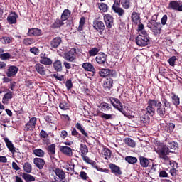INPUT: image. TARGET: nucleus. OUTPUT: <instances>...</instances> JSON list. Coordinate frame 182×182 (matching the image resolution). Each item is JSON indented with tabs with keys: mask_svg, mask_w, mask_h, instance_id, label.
<instances>
[{
	"mask_svg": "<svg viewBox=\"0 0 182 182\" xmlns=\"http://www.w3.org/2000/svg\"><path fill=\"white\" fill-rule=\"evenodd\" d=\"M59 107L61 110H69V103L66 101H63L59 104Z\"/></svg>",
	"mask_w": 182,
	"mask_h": 182,
	"instance_id": "nucleus-51",
	"label": "nucleus"
},
{
	"mask_svg": "<svg viewBox=\"0 0 182 182\" xmlns=\"http://www.w3.org/2000/svg\"><path fill=\"white\" fill-rule=\"evenodd\" d=\"M4 142L6 143L7 149H9V151L12 153L13 154L14 153H16V150L15 149V146H14V144H12V141L9 140V139L5 137L4 138Z\"/></svg>",
	"mask_w": 182,
	"mask_h": 182,
	"instance_id": "nucleus-24",
	"label": "nucleus"
},
{
	"mask_svg": "<svg viewBox=\"0 0 182 182\" xmlns=\"http://www.w3.org/2000/svg\"><path fill=\"white\" fill-rule=\"evenodd\" d=\"M36 122H38L36 117H31L29 122L25 124L24 131L33 132V129L36 127Z\"/></svg>",
	"mask_w": 182,
	"mask_h": 182,
	"instance_id": "nucleus-12",
	"label": "nucleus"
},
{
	"mask_svg": "<svg viewBox=\"0 0 182 182\" xmlns=\"http://www.w3.org/2000/svg\"><path fill=\"white\" fill-rule=\"evenodd\" d=\"M85 23H86V18L85 17H81L79 21V26L77 28V32L82 33L83 32V28L85 27Z\"/></svg>",
	"mask_w": 182,
	"mask_h": 182,
	"instance_id": "nucleus-34",
	"label": "nucleus"
},
{
	"mask_svg": "<svg viewBox=\"0 0 182 182\" xmlns=\"http://www.w3.org/2000/svg\"><path fill=\"white\" fill-rule=\"evenodd\" d=\"M109 167L112 173V174H114V176H122L123 174V172H122V169L120 168L114 164H109Z\"/></svg>",
	"mask_w": 182,
	"mask_h": 182,
	"instance_id": "nucleus-18",
	"label": "nucleus"
},
{
	"mask_svg": "<svg viewBox=\"0 0 182 182\" xmlns=\"http://www.w3.org/2000/svg\"><path fill=\"white\" fill-rule=\"evenodd\" d=\"M135 42L137 46H141V48H143L144 46H147V45H150V37L137 36V37L135 38Z\"/></svg>",
	"mask_w": 182,
	"mask_h": 182,
	"instance_id": "nucleus-6",
	"label": "nucleus"
},
{
	"mask_svg": "<svg viewBox=\"0 0 182 182\" xmlns=\"http://www.w3.org/2000/svg\"><path fill=\"white\" fill-rule=\"evenodd\" d=\"M107 60V55L105 54L103 52L99 53L95 58V61L98 65H105Z\"/></svg>",
	"mask_w": 182,
	"mask_h": 182,
	"instance_id": "nucleus-15",
	"label": "nucleus"
},
{
	"mask_svg": "<svg viewBox=\"0 0 182 182\" xmlns=\"http://www.w3.org/2000/svg\"><path fill=\"white\" fill-rule=\"evenodd\" d=\"M100 107L102 112H109V110H112V105L107 102H101L100 104Z\"/></svg>",
	"mask_w": 182,
	"mask_h": 182,
	"instance_id": "nucleus-35",
	"label": "nucleus"
},
{
	"mask_svg": "<svg viewBox=\"0 0 182 182\" xmlns=\"http://www.w3.org/2000/svg\"><path fill=\"white\" fill-rule=\"evenodd\" d=\"M33 164L37 167V168H39V170H42V168H43V166H45L46 164V162L45 160L41 158H34Z\"/></svg>",
	"mask_w": 182,
	"mask_h": 182,
	"instance_id": "nucleus-22",
	"label": "nucleus"
},
{
	"mask_svg": "<svg viewBox=\"0 0 182 182\" xmlns=\"http://www.w3.org/2000/svg\"><path fill=\"white\" fill-rule=\"evenodd\" d=\"M103 18L106 28H107V29H112V28L114 25V18L113 17V16L107 14H105Z\"/></svg>",
	"mask_w": 182,
	"mask_h": 182,
	"instance_id": "nucleus-11",
	"label": "nucleus"
},
{
	"mask_svg": "<svg viewBox=\"0 0 182 182\" xmlns=\"http://www.w3.org/2000/svg\"><path fill=\"white\" fill-rule=\"evenodd\" d=\"M75 127L83 134V136H85V137H89L87 132L85 131V129H83V126H82V124L77 122L75 124Z\"/></svg>",
	"mask_w": 182,
	"mask_h": 182,
	"instance_id": "nucleus-41",
	"label": "nucleus"
},
{
	"mask_svg": "<svg viewBox=\"0 0 182 182\" xmlns=\"http://www.w3.org/2000/svg\"><path fill=\"white\" fill-rule=\"evenodd\" d=\"M63 25H65V23L62 19L57 18L54 23H52L50 28H52V29H58V28H60V26H63Z\"/></svg>",
	"mask_w": 182,
	"mask_h": 182,
	"instance_id": "nucleus-30",
	"label": "nucleus"
},
{
	"mask_svg": "<svg viewBox=\"0 0 182 182\" xmlns=\"http://www.w3.org/2000/svg\"><path fill=\"white\" fill-rule=\"evenodd\" d=\"M36 41L33 38H26L23 40V45L25 46H31L35 43Z\"/></svg>",
	"mask_w": 182,
	"mask_h": 182,
	"instance_id": "nucleus-37",
	"label": "nucleus"
},
{
	"mask_svg": "<svg viewBox=\"0 0 182 182\" xmlns=\"http://www.w3.org/2000/svg\"><path fill=\"white\" fill-rule=\"evenodd\" d=\"M100 117L104 120H113V114H112L102 113V114L100 115Z\"/></svg>",
	"mask_w": 182,
	"mask_h": 182,
	"instance_id": "nucleus-52",
	"label": "nucleus"
},
{
	"mask_svg": "<svg viewBox=\"0 0 182 182\" xmlns=\"http://www.w3.org/2000/svg\"><path fill=\"white\" fill-rule=\"evenodd\" d=\"M19 71V68L15 65L9 66L7 69V72L6 73V75L7 77H14L16 73Z\"/></svg>",
	"mask_w": 182,
	"mask_h": 182,
	"instance_id": "nucleus-17",
	"label": "nucleus"
},
{
	"mask_svg": "<svg viewBox=\"0 0 182 182\" xmlns=\"http://www.w3.org/2000/svg\"><path fill=\"white\" fill-rule=\"evenodd\" d=\"M12 97H14V92H12V91H9L4 95L2 103H4V102H8L9 100L12 99Z\"/></svg>",
	"mask_w": 182,
	"mask_h": 182,
	"instance_id": "nucleus-42",
	"label": "nucleus"
},
{
	"mask_svg": "<svg viewBox=\"0 0 182 182\" xmlns=\"http://www.w3.org/2000/svg\"><path fill=\"white\" fill-rule=\"evenodd\" d=\"M102 156H105V160H109L112 157V151L109 148H104L102 151Z\"/></svg>",
	"mask_w": 182,
	"mask_h": 182,
	"instance_id": "nucleus-36",
	"label": "nucleus"
},
{
	"mask_svg": "<svg viewBox=\"0 0 182 182\" xmlns=\"http://www.w3.org/2000/svg\"><path fill=\"white\" fill-rule=\"evenodd\" d=\"M55 173L57 177H58L55 179V181H58V180L59 179L60 181H62V180H65V178H66V173H65V171H63V170L60 168H56L55 171Z\"/></svg>",
	"mask_w": 182,
	"mask_h": 182,
	"instance_id": "nucleus-23",
	"label": "nucleus"
},
{
	"mask_svg": "<svg viewBox=\"0 0 182 182\" xmlns=\"http://www.w3.org/2000/svg\"><path fill=\"white\" fill-rule=\"evenodd\" d=\"M71 135H73L74 137H76L78 139V140H80L82 139V135L77 130L75 129V128H73L71 131Z\"/></svg>",
	"mask_w": 182,
	"mask_h": 182,
	"instance_id": "nucleus-54",
	"label": "nucleus"
},
{
	"mask_svg": "<svg viewBox=\"0 0 182 182\" xmlns=\"http://www.w3.org/2000/svg\"><path fill=\"white\" fill-rule=\"evenodd\" d=\"M76 52L77 50L75 48H71V50L64 54V59L68 60V62H73L76 59Z\"/></svg>",
	"mask_w": 182,
	"mask_h": 182,
	"instance_id": "nucleus-14",
	"label": "nucleus"
},
{
	"mask_svg": "<svg viewBox=\"0 0 182 182\" xmlns=\"http://www.w3.org/2000/svg\"><path fill=\"white\" fill-rule=\"evenodd\" d=\"M72 15V11L70 10L66 9L63 11L61 14L60 19L65 22V21H68L70 16Z\"/></svg>",
	"mask_w": 182,
	"mask_h": 182,
	"instance_id": "nucleus-27",
	"label": "nucleus"
},
{
	"mask_svg": "<svg viewBox=\"0 0 182 182\" xmlns=\"http://www.w3.org/2000/svg\"><path fill=\"white\" fill-rule=\"evenodd\" d=\"M14 41V38L8 37V36H3L0 38V42L3 43V45H7V43H11Z\"/></svg>",
	"mask_w": 182,
	"mask_h": 182,
	"instance_id": "nucleus-38",
	"label": "nucleus"
},
{
	"mask_svg": "<svg viewBox=\"0 0 182 182\" xmlns=\"http://www.w3.org/2000/svg\"><path fill=\"white\" fill-rule=\"evenodd\" d=\"M23 178L26 182L35 181V177L33 176L25 173H23Z\"/></svg>",
	"mask_w": 182,
	"mask_h": 182,
	"instance_id": "nucleus-44",
	"label": "nucleus"
},
{
	"mask_svg": "<svg viewBox=\"0 0 182 182\" xmlns=\"http://www.w3.org/2000/svg\"><path fill=\"white\" fill-rule=\"evenodd\" d=\"M147 28L150 29L154 36H159L163 31V26L161 23H154L151 24H146Z\"/></svg>",
	"mask_w": 182,
	"mask_h": 182,
	"instance_id": "nucleus-5",
	"label": "nucleus"
},
{
	"mask_svg": "<svg viewBox=\"0 0 182 182\" xmlns=\"http://www.w3.org/2000/svg\"><path fill=\"white\" fill-rule=\"evenodd\" d=\"M30 52L31 53H33V55H39V53H41V50H39V48L36 47H33L30 48Z\"/></svg>",
	"mask_w": 182,
	"mask_h": 182,
	"instance_id": "nucleus-57",
	"label": "nucleus"
},
{
	"mask_svg": "<svg viewBox=\"0 0 182 182\" xmlns=\"http://www.w3.org/2000/svg\"><path fill=\"white\" fill-rule=\"evenodd\" d=\"M113 86V79L108 77L107 78L102 85L103 88L105 90H110Z\"/></svg>",
	"mask_w": 182,
	"mask_h": 182,
	"instance_id": "nucleus-26",
	"label": "nucleus"
},
{
	"mask_svg": "<svg viewBox=\"0 0 182 182\" xmlns=\"http://www.w3.org/2000/svg\"><path fill=\"white\" fill-rule=\"evenodd\" d=\"M168 9L182 12V4L180 1H171L168 5Z\"/></svg>",
	"mask_w": 182,
	"mask_h": 182,
	"instance_id": "nucleus-8",
	"label": "nucleus"
},
{
	"mask_svg": "<svg viewBox=\"0 0 182 182\" xmlns=\"http://www.w3.org/2000/svg\"><path fill=\"white\" fill-rule=\"evenodd\" d=\"M40 63L41 65H45L46 66H52L53 61L50 58L48 57V55L46 53H41L40 54Z\"/></svg>",
	"mask_w": 182,
	"mask_h": 182,
	"instance_id": "nucleus-13",
	"label": "nucleus"
},
{
	"mask_svg": "<svg viewBox=\"0 0 182 182\" xmlns=\"http://www.w3.org/2000/svg\"><path fill=\"white\" fill-rule=\"evenodd\" d=\"M48 154H50V156H53V154H55V153H56V144H52L50 146H48Z\"/></svg>",
	"mask_w": 182,
	"mask_h": 182,
	"instance_id": "nucleus-43",
	"label": "nucleus"
},
{
	"mask_svg": "<svg viewBox=\"0 0 182 182\" xmlns=\"http://www.w3.org/2000/svg\"><path fill=\"white\" fill-rule=\"evenodd\" d=\"M80 177L82 178V180H87V178H89L87 173L85 171H81L80 173Z\"/></svg>",
	"mask_w": 182,
	"mask_h": 182,
	"instance_id": "nucleus-61",
	"label": "nucleus"
},
{
	"mask_svg": "<svg viewBox=\"0 0 182 182\" xmlns=\"http://www.w3.org/2000/svg\"><path fill=\"white\" fill-rule=\"evenodd\" d=\"M147 105L148 106L146 108V114L153 116L156 112V114L163 119L162 116H164V112H166V110L164 109V107H163V104L161 102L153 99H149L148 100ZM153 106L156 107V110Z\"/></svg>",
	"mask_w": 182,
	"mask_h": 182,
	"instance_id": "nucleus-1",
	"label": "nucleus"
},
{
	"mask_svg": "<svg viewBox=\"0 0 182 182\" xmlns=\"http://www.w3.org/2000/svg\"><path fill=\"white\" fill-rule=\"evenodd\" d=\"M33 154L37 157H43L45 156V151L41 149H36L33 151Z\"/></svg>",
	"mask_w": 182,
	"mask_h": 182,
	"instance_id": "nucleus-46",
	"label": "nucleus"
},
{
	"mask_svg": "<svg viewBox=\"0 0 182 182\" xmlns=\"http://www.w3.org/2000/svg\"><path fill=\"white\" fill-rule=\"evenodd\" d=\"M99 75L101 77H106L107 76H109V77H116V71L107 68H102L99 71Z\"/></svg>",
	"mask_w": 182,
	"mask_h": 182,
	"instance_id": "nucleus-10",
	"label": "nucleus"
},
{
	"mask_svg": "<svg viewBox=\"0 0 182 182\" xmlns=\"http://www.w3.org/2000/svg\"><path fill=\"white\" fill-rule=\"evenodd\" d=\"M100 11L102 12H107L109 7L107 6V4L105 3H97V4Z\"/></svg>",
	"mask_w": 182,
	"mask_h": 182,
	"instance_id": "nucleus-45",
	"label": "nucleus"
},
{
	"mask_svg": "<svg viewBox=\"0 0 182 182\" xmlns=\"http://www.w3.org/2000/svg\"><path fill=\"white\" fill-rule=\"evenodd\" d=\"M99 52H100V49H99L98 48H96V47L92 48L88 52L89 56H90V57L96 56V55H99Z\"/></svg>",
	"mask_w": 182,
	"mask_h": 182,
	"instance_id": "nucleus-47",
	"label": "nucleus"
},
{
	"mask_svg": "<svg viewBox=\"0 0 182 182\" xmlns=\"http://www.w3.org/2000/svg\"><path fill=\"white\" fill-rule=\"evenodd\" d=\"M155 151L159 156V159H162L164 161H170V157L168 156L170 154V150L164 144H157V149Z\"/></svg>",
	"mask_w": 182,
	"mask_h": 182,
	"instance_id": "nucleus-3",
	"label": "nucleus"
},
{
	"mask_svg": "<svg viewBox=\"0 0 182 182\" xmlns=\"http://www.w3.org/2000/svg\"><path fill=\"white\" fill-rule=\"evenodd\" d=\"M53 77L56 79V80H59L60 82H62L65 79V77L63 75H60L58 73L53 74Z\"/></svg>",
	"mask_w": 182,
	"mask_h": 182,
	"instance_id": "nucleus-63",
	"label": "nucleus"
},
{
	"mask_svg": "<svg viewBox=\"0 0 182 182\" xmlns=\"http://www.w3.org/2000/svg\"><path fill=\"white\" fill-rule=\"evenodd\" d=\"M34 68L38 75H41V76H46V68H45V65H43V64L38 63L35 65Z\"/></svg>",
	"mask_w": 182,
	"mask_h": 182,
	"instance_id": "nucleus-16",
	"label": "nucleus"
},
{
	"mask_svg": "<svg viewBox=\"0 0 182 182\" xmlns=\"http://www.w3.org/2000/svg\"><path fill=\"white\" fill-rule=\"evenodd\" d=\"M139 163L141 167H149V164H150V161L144 156H139Z\"/></svg>",
	"mask_w": 182,
	"mask_h": 182,
	"instance_id": "nucleus-33",
	"label": "nucleus"
},
{
	"mask_svg": "<svg viewBox=\"0 0 182 182\" xmlns=\"http://www.w3.org/2000/svg\"><path fill=\"white\" fill-rule=\"evenodd\" d=\"M16 19H18V14H16V12H11V14L7 16V22H9L10 25L16 23Z\"/></svg>",
	"mask_w": 182,
	"mask_h": 182,
	"instance_id": "nucleus-25",
	"label": "nucleus"
},
{
	"mask_svg": "<svg viewBox=\"0 0 182 182\" xmlns=\"http://www.w3.org/2000/svg\"><path fill=\"white\" fill-rule=\"evenodd\" d=\"M23 168L25 173H27L28 174L32 173V164L29 162L24 163Z\"/></svg>",
	"mask_w": 182,
	"mask_h": 182,
	"instance_id": "nucleus-40",
	"label": "nucleus"
},
{
	"mask_svg": "<svg viewBox=\"0 0 182 182\" xmlns=\"http://www.w3.org/2000/svg\"><path fill=\"white\" fill-rule=\"evenodd\" d=\"M60 43H62V38H60V37H55L51 41L50 46L51 48L56 49V48H58Z\"/></svg>",
	"mask_w": 182,
	"mask_h": 182,
	"instance_id": "nucleus-28",
	"label": "nucleus"
},
{
	"mask_svg": "<svg viewBox=\"0 0 182 182\" xmlns=\"http://www.w3.org/2000/svg\"><path fill=\"white\" fill-rule=\"evenodd\" d=\"M60 151L63 153V154H65V156H68V157H72L73 156V152L72 151V148L66 146H63L60 147Z\"/></svg>",
	"mask_w": 182,
	"mask_h": 182,
	"instance_id": "nucleus-20",
	"label": "nucleus"
},
{
	"mask_svg": "<svg viewBox=\"0 0 182 182\" xmlns=\"http://www.w3.org/2000/svg\"><path fill=\"white\" fill-rule=\"evenodd\" d=\"M0 58L2 60H6V59L11 58V54L9 53H5L0 55Z\"/></svg>",
	"mask_w": 182,
	"mask_h": 182,
	"instance_id": "nucleus-58",
	"label": "nucleus"
},
{
	"mask_svg": "<svg viewBox=\"0 0 182 182\" xmlns=\"http://www.w3.org/2000/svg\"><path fill=\"white\" fill-rule=\"evenodd\" d=\"M109 102L111 105H112L113 107L122 113L124 116H126L127 114L126 110L123 109V104L122 103V102H120V100L116 97H111L109 98Z\"/></svg>",
	"mask_w": 182,
	"mask_h": 182,
	"instance_id": "nucleus-4",
	"label": "nucleus"
},
{
	"mask_svg": "<svg viewBox=\"0 0 182 182\" xmlns=\"http://www.w3.org/2000/svg\"><path fill=\"white\" fill-rule=\"evenodd\" d=\"M176 60H177V57L172 56L171 58H170L168 60L170 66H174Z\"/></svg>",
	"mask_w": 182,
	"mask_h": 182,
	"instance_id": "nucleus-60",
	"label": "nucleus"
},
{
	"mask_svg": "<svg viewBox=\"0 0 182 182\" xmlns=\"http://www.w3.org/2000/svg\"><path fill=\"white\" fill-rule=\"evenodd\" d=\"M125 161L128 163L129 164H136L137 163V157L127 156L125 157Z\"/></svg>",
	"mask_w": 182,
	"mask_h": 182,
	"instance_id": "nucleus-39",
	"label": "nucleus"
},
{
	"mask_svg": "<svg viewBox=\"0 0 182 182\" xmlns=\"http://www.w3.org/2000/svg\"><path fill=\"white\" fill-rule=\"evenodd\" d=\"M53 68L57 72H62V61L57 60L53 63Z\"/></svg>",
	"mask_w": 182,
	"mask_h": 182,
	"instance_id": "nucleus-31",
	"label": "nucleus"
},
{
	"mask_svg": "<svg viewBox=\"0 0 182 182\" xmlns=\"http://www.w3.org/2000/svg\"><path fill=\"white\" fill-rule=\"evenodd\" d=\"M27 36H42V30L38 28H29Z\"/></svg>",
	"mask_w": 182,
	"mask_h": 182,
	"instance_id": "nucleus-19",
	"label": "nucleus"
},
{
	"mask_svg": "<svg viewBox=\"0 0 182 182\" xmlns=\"http://www.w3.org/2000/svg\"><path fill=\"white\" fill-rule=\"evenodd\" d=\"M39 136L41 139H46L47 137H49V134H48V132H46L45 130L42 129Z\"/></svg>",
	"mask_w": 182,
	"mask_h": 182,
	"instance_id": "nucleus-59",
	"label": "nucleus"
},
{
	"mask_svg": "<svg viewBox=\"0 0 182 182\" xmlns=\"http://www.w3.org/2000/svg\"><path fill=\"white\" fill-rule=\"evenodd\" d=\"M171 95L173 105L178 107L180 105V97L174 92H171Z\"/></svg>",
	"mask_w": 182,
	"mask_h": 182,
	"instance_id": "nucleus-29",
	"label": "nucleus"
},
{
	"mask_svg": "<svg viewBox=\"0 0 182 182\" xmlns=\"http://www.w3.org/2000/svg\"><path fill=\"white\" fill-rule=\"evenodd\" d=\"M161 100L164 104L163 107L165 110L164 115H162V119H164V117L167 116V110H168V109H171V102H170V101L167 100V97H166L165 95H162Z\"/></svg>",
	"mask_w": 182,
	"mask_h": 182,
	"instance_id": "nucleus-9",
	"label": "nucleus"
},
{
	"mask_svg": "<svg viewBox=\"0 0 182 182\" xmlns=\"http://www.w3.org/2000/svg\"><path fill=\"white\" fill-rule=\"evenodd\" d=\"M176 127V124L173 123H169L165 127V130L167 132V133H171L173 130H174Z\"/></svg>",
	"mask_w": 182,
	"mask_h": 182,
	"instance_id": "nucleus-50",
	"label": "nucleus"
},
{
	"mask_svg": "<svg viewBox=\"0 0 182 182\" xmlns=\"http://www.w3.org/2000/svg\"><path fill=\"white\" fill-rule=\"evenodd\" d=\"M178 172V171H177L176 168H171L170 169V174L172 176V177H177V173Z\"/></svg>",
	"mask_w": 182,
	"mask_h": 182,
	"instance_id": "nucleus-64",
	"label": "nucleus"
},
{
	"mask_svg": "<svg viewBox=\"0 0 182 182\" xmlns=\"http://www.w3.org/2000/svg\"><path fill=\"white\" fill-rule=\"evenodd\" d=\"M130 6H132L130 0H114L111 9L118 16H123L125 13L124 9H130Z\"/></svg>",
	"mask_w": 182,
	"mask_h": 182,
	"instance_id": "nucleus-2",
	"label": "nucleus"
},
{
	"mask_svg": "<svg viewBox=\"0 0 182 182\" xmlns=\"http://www.w3.org/2000/svg\"><path fill=\"white\" fill-rule=\"evenodd\" d=\"M65 87H67V90H72L73 87V83H72V80H67L65 82Z\"/></svg>",
	"mask_w": 182,
	"mask_h": 182,
	"instance_id": "nucleus-56",
	"label": "nucleus"
},
{
	"mask_svg": "<svg viewBox=\"0 0 182 182\" xmlns=\"http://www.w3.org/2000/svg\"><path fill=\"white\" fill-rule=\"evenodd\" d=\"M80 151H81V156H86V154L89 153V149H87V146H86V144H81Z\"/></svg>",
	"mask_w": 182,
	"mask_h": 182,
	"instance_id": "nucleus-48",
	"label": "nucleus"
},
{
	"mask_svg": "<svg viewBox=\"0 0 182 182\" xmlns=\"http://www.w3.org/2000/svg\"><path fill=\"white\" fill-rule=\"evenodd\" d=\"M93 29L97 31L100 35H103V32H105V23L100 20H95L93 21Z\"/></svg>",
	"mask_w": 182,
	"mask_h": 182,
	"instance_id": "nucleus-7",
	"label": "nucleus"
},
{
	"mask_svg": "<svg viewBox=\"0 0 182 182\" xmlns=\"http://www.w3.org/2000/svg\"><path fill=\"white\" fill-rule=\"evenodd\" d=\"M167 19H168L167 14L164 15L161 19V25L164 26V25L167 23Z\"/></svg>",
	"mask_w": 182,
	"mask_h": 182,
	"instance_id": "nucleus-62",
	"label": "nucleus"
},
{
	"mask_svg": "<svg viewBox=\"0 0 182 182\" xmlns=\"http://www.w3.org/2000/svg\"><path fill=\"white\" fill-rule=\"evenodd\" d=\"M125 144L129 147H136V141L131 138H126Z\"/></svg>",
	"mask_w": 182,
	"mask_h": 182,
	"instance_id": "nucleus-49",
	"label": "nucleus"
},
{
	"mask_svg": "<svg viewBox=\"0 0 182 182\" xmlns=\"http://www.w3.org/2000/svg\"><path fill=\"white\" fill-rule=\"evenodd\" d=\"M131 19L135 25H137L140 22V14L136 11L132 12Z\"/></svg>",
	"mask_w": 182,
	"mask_h": 182,
	"instance_id": "nucleus-32",
	"label": "nucleus"
},
{
	"mask_svg": "<svg viewBox=\"0 0 182 182\" xmlns=\"http://www.w3.org/2000/svg\"><path fill=\"white\" fill-rule=\"evenodd\" d=\"M168 150H177L178 149V144L176 141L169 142L168 145Z\"/></svg>",
	"mask_w": 182,
	"mask_h": 182,
	"instance_id": "nucleus-53",
	"label": "nucleus"
},
{
	"mask_svg": "<svg viewBox=\"0 0 182 182\" xmlns=\"http://www.w3.org/2000/svg\"><path fill=\"white\" fill-rule=\"evenodd\" d=\"M157 19L158 16L156 14L153 15L151 18L148 21L146 25H149L151 23H159V22H157Z\"/></svg>",
	"mask_w": 182,
	"mask_h": 182,
	"instance_id": "nucleus-55",
	"label": "nucleus"
},
{
	"mask_svg": "<svg viewBox=\"0 0 182 182\" xmlns=\"http://www.w3.org/2000/svg\"><path fill=\"white\" fill-rule=\"evenodd\" d=\"M82 68L86 70V72H92L93 75L96 73V69H95V66L92 63H84L82 65Z\"/></svg>",
	"mask_w": 182,
	"mask_h": 182,
	"instance_id": "nucleus-21",
	"label": "nucleus"
}]
</instances>
